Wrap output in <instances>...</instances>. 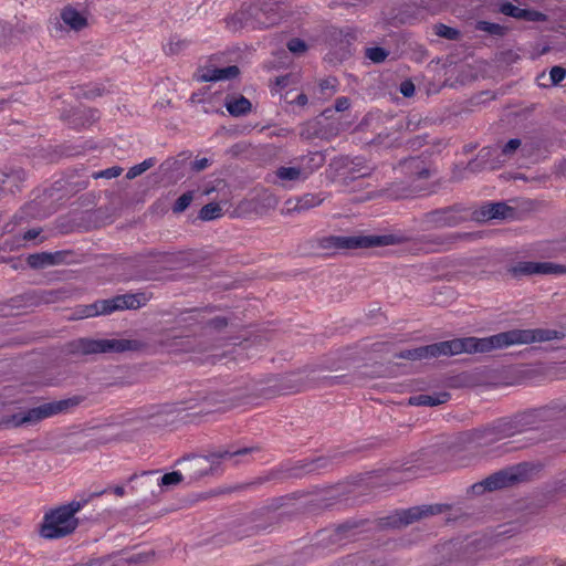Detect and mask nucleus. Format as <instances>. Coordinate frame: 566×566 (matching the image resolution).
I'll list each match as a JSON object with an SVG mask.
<instances>
[{
  "mask_svg": "<svg viewBox=\"0 0 566 566\" xmlns=\"http://www.w3.org/2000/svg\"><path fill=\"white\" fill-rule=\"evenodd\" d=\"M60 19L70 30L80 32L87 27V18L72 6H65L60 11Z\"/></svg>",
  "mask_w": 566,
  "mask_h": 566,
  "instance_id": "obj_20",
  "label": "nucleus"
},
{
  "mask_svg": "<svg viewBox=\"0 0 566 566\" xmlns=\"http://www.w3.org/2000/svg\"><path fill=\"white\" fill-rule=\"evenodd\" d=\"M307 102H308L307 96L303 93L298 94L294 101V103H296L300 106H305L307 104Z\"/></svg>",
  "mask_w": 566,
  "mask_h": 566,
  "instance_id": "obj_54",
  "label": "nucleus"
},
{
  "mask_svg": "<svg viewBox=\"0 0 566 566\" xmlns=\"http://www.w3.org/2000/svg\"><path fill=\"white\" fill-rule=\"evenodd\" d=\"M146 343L125 338H77L67 344V352L73 355H92L105 353L138 352L146 348Z\"/></svg>",
  "mask_w": 566,
  "mask_h": 566,
  "instance_id": "obj_7",
  "label": "nucleus"
},
{
  "mask_svg": "<svg viewBox=\"0 0 566 566\" xmlns=\"http://www.w3.org/2000/svg\"><path fill=\"white\" fill-rule=\"evenodd\" d=\"M155 552L148 551L128 556L130 566H140L154 560Z\"/></svg>",
  "mask_w": 566,
  "mask_h": 566,
  "instance_id": "obj_36",
  "label": "nucleus"
},
{
  "mask_svg": "<svg viewBox=\"0 0 566 566\" xmlns=\"http://www.w3.org/2000/svg\"><path fill=\"white\" fill-rule=\"evenodd\" d=\"M512 424L506 418H501L492 423L467 431L463 433V441L476 448L491 447L492 444L513 437Z\"/></svg>",
  "mask_w": 566,
  "mask_h": 566,
  "instance_id": "obj_11",
  "label": "nucleus"
},
{
  "mask_svg": "<svg viewBox=\"0 0 566 566\" xmlns=\"http://www.w3.org/2000/svg\"><path fill=\"white\" fill-rule=\"evenodd\" d=\"M276 84L282 87L286 86L287 85V76L277 77Z\"/></svg>",
  "mask_w": 566,
  "mask_h": 566,
  "instance_id": "obj_58",
  "label": "nucleus"
},
{
  "mask_svg": "<svg viewBox=\"0 0 566 566\" xmlns=\"http://www.w3.org/2000/svg\"><path fill=\"white\" fill-rule=\"evenodd\" d=\"M559 401L560 406V417L566 416V400L564 399H557Z\"/></svg>",
  "mask_w": 566,
  "mask_h": 566,
  "instance_id": "obj_59",
  "label": "nucleus"
},
{
  "mask_svg": "<svg viewBox=\"0 0 566 566\" xmlns=\"http://www.w3.org/2000/svg\"><path fill=\"white\" fill-rule=\"evenodd\" d=\"M184 476L180 472L174 471L164 474L160 479H157L158 486H171L177 485L182 481Z\"/></svg>",
  "mask_w": 566,
  "mask_h": 566,
  "instance_id": "obj_37",
  "label": "nucleus"
},
{
  "mask_svg": "<svg viewBox=\"0 0 566 566\" xmlns=\"http://www.w3.org/2000/svg\"><path fill=\"white\" fill-rule=\"evenodd\" d=\"M137 478H138V475H137V474H133V475L128 479V481H129V482H133V481L137 480Z\"/></svg>",
  "mask_w": 566,
  "mask_h": 566,
  "instance_id": "obj_63",
  "label": "nucleus"
},
{
  "mask_svg": "<svg viewBox=\"0 0 566 566\" xmlns=\"http://www.w3.org/2000/svg\"><path fill=\"white\" fill-rule=\"evenodd\" d=\"M157 160L154 157L147 158L138 165L130 167L126 174L127 179H135L151 167L156 165Z\"/></svg>",
  "mask_w": 566,
  "mask_h": 566,
  "instance_id": "obj_32",
  "label": "nucleus"
},
{
  "mask_svg": "<svg viewBox=\"0 0 566 566\" xmlns=\"http://www.w3.org/2000/svg\"><path fill=\"white\" fill-rule=\"evenodd\" d=\"M222 216V208L218 202L205 205L199 211V219L202 221H211Z\"/></svg>",
  "mask_w": 566,
  "mask_h": 566,
  "instance_id": "obj_31",
  "label": "nucleus"
},
{
  "mask_svg": "<svg viewBox=\"0 0 566 566\" xmlns=\"http://www.w3.org/2000/svg\"><path fill=\"white\" fill-rule=\"evenodd\" d=\"M254 450L258 449L242 448L235 451L219 450L205 457H193L188 460L186 471L190 480H198L201 476L208 474L212 470V465L218 463L220 460L245 455L253 452Z\"/></svg>",
  "mask_w": 566,
  "mask_h": 566,
  "instance_id": "obj_12",
  "label": "nucleus"
},
{
  "mask_svg": "<svg viewBox=\"0 0 566 566\" xmlns=\"http://www.w3.org/2000/svg\"><path fill=\"white\" fill-rule=\"evenodd\" d=\"M25 178V174L22 169L12 170L9 174H6V179L2 180L3 184L6 182H20L23 181Z\"/></svg>",
  "mask_w": 566,
  "mask_h": 566,
  "instance_id": "obj_46",
  "label": "nucleus"
},
{
  "mask_svg": "<svg viewBox=\"0 0 566 566\" xmlns=\"http://www.w3.org/2000/svg\"><path fill=\"white\" fill-rule=\"evenodd\" d=\"M513 208L505 202H491L483 206L476 219H505L513 216Z\"/></svg>",
  "mask_w": 566,
  "mask_h": 566,
  "instance_id": "obj_24",
  "label": "nucleus"
},
{
  "mask_svg": "<svg viewBox=\"0 0 566 566\" xmlns=\"http://www.w3.org/2000/svg\"><path fill=\"white\" fill-rule=\"evenodd\" d=\"M337 80L335 77H327L319 82V90L323 94L332 96L337 91Z\"/></svg>",
  "mask_w": 566,
  "mask_h": 566,
  "instance_id": "obj_39",
  "label": "nucleus"
},
{
  "mask_svg": "<svg viewBox=\"0 0 566 566\" xmlns=\"http://www.w3.org/2000/svg\"><path fill=\"white\" fill-rule=\"evenodd\" d=\"M509 272L515 277L533 274H566V265L553 262L525 261L518 262L516 265L512 266Z\"/></svg>",
  "mask_w": 566,
  "mask_h": 566,
  "instance_id": "obj_14",
  "label": "nucleus"
},
{
  "mask_svg": "<svg viewBox=\"0 0 566 566\" xmlns=\"http://www.w3.org/2000/svg\"><path fill=\"white\" fill-rule=\"evenodd\" d=\"M522 142L518 138H512L510 139L501 150L502 156L505 158H511L513 154L521 147Z\"/></svg>",
  "mask_w": 566,
  "mask_h": 566,
  "instance_id": "obj_42",
  "label": "nucleus"
},
{
  "mask_svg": "<svg viewBox=\"0 0 566 566\" xmlns=\"http://www.w3.org/2000/svg\"><path fill=\"white\" fill-rule=\"evenodd\" d=\"M39 234H40V229H30V230H28V231L24 233L23 239H25V240H33V239H35Z\"/></svg>",
  "mask_w": 566,
  "mask_h": 566,
  "instance_id": "obj_53",
  "label": "nucleus"
},
{
  "mask_svg": "<svg viewBox=\"0 0 566 566\" xmlns=\"http://www.w3.org/2000/svg\"><path fill=\"white\" fill-rule=\"evenodd\" d=\"M188 43L186 40L180 39L178 36L170 38L168 44L166 45V52L168 54H178L187 48Z\"/></svg>",
  "mask_w": 566,
  "mask_h": 566,
  "instance_id": "obj_38",
  "label": "nucleus"
},
{
  "mask_svg": "<svg viewBox=\"0 0 566 566\" xmlns=\"http://www.w3.org/2000/svg\"><path fill=\"white\" fill-rule=\"evenodd\" d=\"M400 166L403 172L410 177L426 179L430 176L429 168L426 166L424 160H422L420 157L406 159L400 163Z\"/></svg>",
  "mask_w": 566,
  "mask_h": 566,
  "instance_id": "obj_26",
  "label": "nucleus"
},
{
  "mask_svg": "<svg viewBox=\"0 0 566 566\" xmlns=\"http://www.w3.org/2000/svg\"><path fill=\"white\" fill-rule=\"evenodd\" d=\"M475 29L494 36H504L509 31V29L504 25L483 20L476 22Z\"/></svg>",
  "mask_w": 566,
  "mask_h": 566,
  "instance_id": "obj_30",
  "label": "nucleus"
},
{
  "mask_svg": "<svg viewBox=\"0 0 566 566\" xmlns=\"http://www.w3.org/2000/svg\"><path fill=\"white\" fill-rule=\"evenodd\" d=\"M461 353H478L476 337L454 338L395 354L396 358L421 360L430 357L458 355Z\"/></svg>",
  "mask_w": 566,
  "mask_h": 566,
  "instance_id": "obj_6",
  "label": "nucleus"
},
{
  "mask_svg": "<svg viewBox=\"0 0 566 566\" xmlns=\"http://www.w3.org/2000/svg\"><path fill=\"white\" fill-rule=\"evenodd\" d=\"M193 200V191H187L182 193L174 203L172 206V212L174 213H181L184 212L192 202Z\"/></svg>",
  "mask_w": 566,
  "mask_h": 566,
  "instance_id": "obj_35",
  "label": "nucleus"
},
{
  "mask_svg": "<svg viewBox=\"0 0 566 566\" xmlns=\"http://www.w3.org/2000/svg\"><path fill=\"white\" fill-rule=\"evenodd\" d=\"M284 13V0H258L250 4H243L228 23L233 24L234 30L243 25L269 28L279 23Z\"/></svg>",
  "mask_w": 566,
  "mask_h": 566,
  "instance_id": "obj_3",
  "label": "nucleus"
},
{
  "mask_svg": "<svg viewBox=\"0 0 566 566\" xmlns=\"http://www.w3.org/2000/svg\"><path fill=\"white\" fill-rule=\"evenodd\" d=\"M224 106L229 114L233 117H240L249 114L252 108L251 102L243 95L227 96Z\"/></svg>",
  "mask_w": 566,
  "mask_h": 566,
  "instance_id": "obj_25",
  "label": "nucleus"
},
{
  "mask_svg": "<svg viewBox=\"0 0 566 566\" xmlns=\"http://www.w3.org/2000/svg\"><path fill=\"white\" fill-rule=\"evenodd\" d=\"M301 136L302 137H305V138H310L311 137V134L310 133H305L304 130L301 132Z\"/></svg>",
  "mask_w": 566,
  "mask_h": 566,
  "instance_id": "obj_62",
  "label": "nucleus"
},
{
  "mask_svg": "<svg viewBox=\"0 0 566 566\" xmlns=\"http://www.w3.org/2000/svg\"><path fill=\"white\" fill-rule=\"evenodd\" d=\"M468 220L465 209L458 206L427 212L423 221L431 228H452Z\"/></svg>",
  "mask_w": 566,
  "mask_h": 566,
  "instance_id": "obj_13",
  "label": "nucleus"
},
{
  "mask_svg": "<svg viewBox=\"0 0 566 566\" xmlns=\"http://www.w3.org/2000/svg\"><path fill=\"white\" fill-rule=\"evenodd\" d=\"M113 492L117 496H123L125 494V489L120 485H117V486L113 488Z\"/></svg>",
  "mask_w": 566,
  "mask_h": 566,
  "instance_id": "obj_57",
  "label": "nucleus"
},
{
  "mask_svg": "<svg viewBox=\"0 0 566 566\" xmlns=\"http://www.w3.org/2000/svg\"><path fill=\"white\" fill-rule=\"evenodd\" d=\"M145 256L154 259L157 263L169 264L174 261V255L168 252H161L157 250L148 251Z\"/></svg>",
  "mask_w": 566,
  "mask_h": 566,
  "instance_id": "obj_40",
  "label": "nucleus"
},
{
  "mask_svg": "<svg viewBox=\"0 0 566 566\" xmlns=\"http://www.w3.org/2000/svg\"><path fill=\"white\" fill-rule=\"evenodd\" d=\"M564 334L556 329L535 328V329H512L490 337L478 338V353H488L492 349L504 348L516 344H531L535 342H548L562 339Z\"/></svg>",
  "mask_w": 566,
  "mask_h": 566,
  "instance_id": "obj_4",
  "label": "nucleus"
},
{
  "mask_svg": "<svg viewBox=\"0 0 566 566\" xmlns=\"http://www.w3.org/2000/svg\"><path fill=\"white\" fill-rule=\"evenodd\" d=\"M286 381L287 382H293L292 385H290L287 388L289 389H294L296 391L303 389L305 386H306V382L303 380V378H298L296 380H293L291 379L290 377L286 378Z\"/></svg>",
  "mask_w": 566,
  "mask_h": 566,
  "instance_id": "obj_52",
  "label": "nucleus"
},
{
  "mask_svg": "<svg viewBox=\"0 0 566 566\" xmlns=\"http://www.w3.org/2000/svg\"><path fill=\"white\" fill-rule=\"evenodd\" d=\"M389 55V52L380 46L368 48L365 56L374 63H382Z\"/></svg>",
  "mask_w": 566,
  "mask_h": 566,
  "instance_id": "obj_34",
  "label": "nucleus"
},
{
  "mask_svg": "<svg viewBox=\"0 0 566 566\" xmlns=\"http://www.w3.org/2000/svg\"><path fill=\"white\" fill-rule=\"evenodd\" d=\"M553 85L560 84L566 77V70L562 66H553L549 72Z\"/></svg>",
  "mask_w": 566,
  "mask_h": 566,
  "instance_id": "obj_43",
  "label": "nucleus"
},
{
  "mask_svg": "<svg viewBox=\"0 0 566 566\" xmlns=\"http://www.w3.org/2000/svg\"><path fill=\"white\" fill-rule=\"evenodd\" d=\"M350 107V99L346 96L336 98L334 108L336 112H345Z\"/></svg>",
  "mask_w": 566,
  "mask_h": 566,
  "instance_id": "obj_50",
  "label": "nucleus"
},
{
  "mask_svg": "<svg viewBox=\"0 0 566 566\" xmlns=\"http://www.w3.org/2000/svg\"><path fill=\"white\" fill-rule=\"evenodd\" d=\"M450 394L447 391L434 392L432 395H417L409 398L408 402L411 406H439L446 403L450 399Z\"/></svg>",
  "mask_w": 566,
  "mask_h": 566,
  "instance_id": "obj_27",
  "label": "nucleus"
},
{
  "mask_svg": "<svg viewBox=\"0 0 566 566\" xmlns=\"http://www.w3.org/2000/svg\"><path fill=\"white\" fill-rule=\"evenodd\" d=\"M154 474H156V472L145 471L140 476L145 479V482L147 483Z\"/></svg>",
  "mask_w": 566,
  "mask_h": 566,
  "instance_id": "obj_60",
  "label": "nucleus"
},
{
  "mask_svg": "<svg viewBox=\"0 0 566 566\" xmlns=\"http://www.w3.org/2000/svg\"><path fill=\"white\" fill-rule=\"evenodd\" d=\"M85 400L84 396L75 395L65 399L44 402L38 407L0 417V429H12L33 426L56 415L67 413Z\"/></svg>",
  "mask_w": 566,
  "mask_h": 566,
  "instance_id": "obj_2",
  "label": "nucleus"
},
{
  "mask_svg": "<svg viewBox=\"0 0 566 566\" xmlns=\"http://www.w3.org/2000/svg\"><path fill=\"white\" fill-rule=\"evenodd\" d=\"M240 70L237 65L227 67L203 66L200 70L199 80L202 82H216L231 80L239 75Z\"/></svg>",
  "mask_w": 566,
  "mask_h": 566,
  "instance_id": "obj_18",
  "label": "nucleus"
},
{
  "mask_svg": "<svg viewBox=\"0 0 566 566\" xmlns=\"http://www.w3.org/2000/svg\"><path fill=\"white\" fill-rule=\"evenodd\" d=\"M415 84L410 80H406L400 84V93L405 97H411L415 94Z\"/></svg>",
  "mask_w": 566,
  "mask_h": 566,
  "instance_id": "obj_47",
  "label": "nucleus"
},
{
  "mask_svg": "<svg viewBox=\"0 0 566 566\" xmlns=\"http://www.w3.org/2000/svg\"><path fill=\"white\" fill-rule=\"evenodd\" d=\"M297 161L303 176L307 179L312 174L324 166L326 157L322 151H310L298 157Z\"/></svg>",
  "mask_w": 566,
  "mask_h": 566,
  "instance_id": "obj_21",
  "label": "nucleus"
},
{
  "mask_svg": "<svg viewBox=\"0 0 566 566\" xmlns=\"http://www.w3.org/2000/svg\"><path fill=\"white\" fill-rule=\"evenodd\" d=\"M327 464H328V460L327 459H325V458H317L314 461H312L311 463L306 464L305 469H306V472H314V471H317L319 469L326 468Z\"/></svg>",
  "mask_w": 566,
  "mask_h": 566,
  "instance_id": "obj_45",
  "label": "nucleus"
},
{
  "mask_svg": "<svg viewBox=\"0 0 566 566\" xmlns=\"http://www.w3.org/2000/svg\"><path fill=\"white\" fill-rule=\"evenodd\" d=\"M55 30H62V24L59 21L55 23Z\"/></svg>",
  "mask_w": 566,
  "mask_h": 566,
  "instance_id": "obj_64",
  "label": "nucleus"
},
{
  "mask_svg": "<svg viewBox=\"0 0 566 566\" xmlns=\"http://www.w3.org/2000/svg\"><path fill=\"white\" fill-rule=\"evenodd\" d=\"M471 234L464 232H454L449 234H433L423 238L422 242L426 244L434 245L436 248H429V251L439 252L449 249L452 244L459 240L468 239Z\"/></svg>",
  "mask_w": 566,
  "mask_h": 566,
  "instance_id": "obj_17",
  "label": "nucleus"
},
{
  "mask_svg": "<svg viewBox=\"0 0 566 566\" xmlns=\"http://www.w3.org/2000/svg\"><path fill=\"white\" fill-rule=\"evenodd\" d=\"M499 11L507 17L515 18L517 20L531 21V22H543L547 20V15L531 9H522L511 2H504L500 6Z\"/></svg>",
  "mask_w": 566,
  "mask_h": 566,
  "instance_id": "obj_15",
  "label": "nucleus"
},
{
  "mask_svg": "<svg viewBox=\"0 0 566 566\" xmlns=\"http://www.w3.org/2000/svg\"><path fill=\"white\" fill-rule=\"evenodd\" d=\"M328 38L332 44L338 45L340 50H346L357 40V30L350 27L331 28Z\"/></svg>",
  "mask_w": 566,
  "mask_h": 566,
  "instance_id": "obj_22",
  "label": "nucleus"
},
{
  "mask_svg": "<svg viewBox=\"0 0 566 566\" xmlns=\"http://www.w3.org/2000/svg\"><path fill=\"white\" fill-rule=\"evenodd\" d=\"M69 254H71L70 251L41 252L30 254L27 261L32 269H43L64 263Z\"/></svg>",
  "mask_w": 566,
  "mask_h": 566,
  "instance_id": "obj_16",
  "label": "nucleus"
},
{
  "mask_svg": "<svg viewBox=\"0 0 566 566\" xmlns=\"http://www.w3.org/2000/svg\"><path fill=\"white\" fill-rule=\"evenodd\" d=\"M200 401L208 402L209 405H216L220 402H224V399L218 392H212L209 395H202L199 397Z\"/></svg>",
  "mask_w": 566,
  "mask_h": 566,
  "instance_id": "obj_49",
  "label": "nucleus"
},
{
  "mask_svg": "<svg viewBox=\"0 0 566 566\" xmlns=\"http://www.w3.org/2000/svg\"><path fill=\"white\" fill-rule=\"evenodd\" d=\"M106 492V489L96 491L87 499L73 500L67 504L50 510L44 514L40 535L43 538L55 539L72 534L78 526V518L75 517V514L80 512L91 499L101 496Z\"/></svg>",
  "mask_w": 566,
  "mask_h": 566,
  "instance_id": "obj_1",
  "label": "nucleus"
},
{
  "mask_svg": "<svg viewBox=\"0 0 566 566\" xmlns=\"http://www.w3.org/2000/svg\"><path fill=\"white\" fill-rule=\"evenodd\" d=\"M87 566H130L128 556L117 554L114 556L91 560Z\"/></svg>",
  "mask_w": 566,
  "mask_h": 566,
  "instance_id": "obj_29",
  "label": "nucleus"
},
{
  "mask_svg": "<svg viewBox=\"0 0 566 566\" xmlns=\"http://www.w3.org/2000/svg\"><path fill=\"white\" fill-rule=\"evenodd\" d=\"M440 510L438 506H423V507H410L408 510H403L398 513V523L399 525H409L420 518L429 515H434L439 513Z\"/></svg>",
  "mask_w": 566,
  "mask_h": 566,
  "instance_id": "obj_23",
  "label": "nucleus"
},
{
  "mask_svg": "<svg viewBox=\"0 0 566 566\" xmlns=\"http://www.w3.org/2000/svg\"><path fill=\"white\" fill-rule=\"evenodd\" d=\"M557 174L566 176V158L557 165Z\"/></svg>",
  "mask_w": 566,
  "mask_h": 566,
  "instance_id": "obj_56",
  "label": "nucleus"
},
{
  "mask_svg": "<svg viewBox=\"0 0 566 566\" xmlns=\"http://www.w3.org/2000/svg\"><path fill=\"white\" fill-rule=\"evenodd\" d=\"M535 471L536 467L534 464L526 462L520 463L491 474L481 483L472 485V490L475 493H481L485 490L494 491L513 486L517 483L530 480Z\"/></svg>",
  "mask_w": 566,
  "mask_h": 566,
  "instance_id": "obj_8",
  "label": "nucleus"
},
{
  "mask_svg": "<svg viewBox=\"0 0 566 566\" xmlns=\"http://www.w3.org/2000/svg\"><path fill=\"white\" fill-rule=\"evenodd\" d=\"M434 33L440 36L451 41H457L461 38V32L458 29L448 27L443 23H437L434 25Z\"/></svg>",
  "mask_w": 566,
  "mask_h": 566,
  "instance_id": "obj_33",
  "label": "nucleus"
},
{
  "mask_svg": "<svg viewBox=\"0 0 566 566\" xmlns=\"http://www.w3.org/2000/svg\"><path fill=\"white\" fill-rule=\"evenodd\" d=\"M209 165H210V160L208 158H201V159H196L192 163L191 168L193 171L199 172V171L205 170Z\"/></svg>",
  "mask_w": 566,
  "mask_h": 566,
  "instance_id": "obj_51",
  "label": "nucleus"
},
{
  "mask_svg": "<svg viewBox=\"0 0 566 566\" xmlns=\"http://www.w3.org/2000/svg\"><path fill=\"white\" fill-rule=\"evenodd\" d=\"M228 325V319L222 316H216L208 322V326L217 331L223 329Z\"/></svg>",
  "mask_w": 566,
  "mask_h": 566,
  "instance_id": "obj_48",
  "label": "nucleus"
},
{
  "mask_svg": "<svg viewBox=\"0 0 566 566\" xmlns=\"http://www.w3.org/2000/svg\"><path fill=\"white\" fill-rule=\"evenodd\" d=\"M560 406L558 400H552L549 403L539 408L531 409L506 418L512 424V431L515 434L538 428L543 422L552 421L560 417Z\"/></svg>",
  "mask_w": 566,
  "mask_h": 566,
  "instance_id": "obj_9",
  "label": "nucleus"
},
{
  "mask_svg": "<svg viewBox=\"0 0 566 566\" xmlns=\"http://www.w3.org/2000/svg\"><path fill=\"white\" fill-rule=\"evenodd\" d=\"M307 377H308V382H315V381H317V380H318V378H317V377H315L314 375H312V376H311V375H308Z\"/></svg>",
  "mask_w": 566,
  "mask_h": 566,
  "instance_id": "obj_61",
  "label": "nucleus"
},
{
  "mask_svg": "<svg viewBox=\"0 0 566 566\" xmlns=\"http://www.w3.org/2000/svg\"><path fill=\"white\" fill-rule=\"evenodd\" d=\"M178 161L174 158L167 159L165 163L161 164L163 169H170L172 168Z\"/></svg>",
  "mask_w": 566,
  "mask_h": 566,
  "instance_id": "obj_55",
  "label": "nucleus"
},
{
  "mask_svg": "<svg viewBox=\"0 0 566 566\" xmlns=\"http://www.w3.org/2000/svg\"><path fill=\"white\" fill-rule=\"evenodd\" d=\"M325 198L323 193H305L301 197L289 199L286 206L289 211L300 213L321 206Z\"/></svg>",
  "mask_w": 566,
  "mask_h": 566,
  "instance_id": "obj_19",
  "label": "nucleus"
},
{
  "mask_svg": "<svg viewBox=\"0 0 566 566\" xmlns=\"http://www.w3.org/2000/svg\"><path fill=\"white\" fill-rule=\"evenodd\" d=\"M287 49L292 52V53H296V54H300V53H303L306 51L307 49V45L306 43L298 39V38H293L291 39L289 42H287Z\"/></svg>",
  "mask_w": 566,
  "mask_h": 566,
  "instance_id": "obj_44",
  "label": "nucleus"
},
{
  "mask_svg": "<svg viewBox=\"0 0 566 566\" xmlns=\"http://www.w3.org/2000/svg\"><path fill=\"white\" fill-rule=\"evenodd\" d=\"M122 172H123L122 167L114 166V167H111V168H107V169H104L101 171L93 172L92 177L94 179H99V178L112 179V178H116V177L120 176Z\"/></svg>",
  "mask_w": 566,
  "mask_h": 566,
  "instance_id": "obj_41",
  "label": "nucleus"
},
{
  "mask_svg": "<svg viewBox=\"0 0 566 566\" xmlns=\"http://www.w3.org/2000/svg\"><path fill=\"white\" fill-rule=\"evenodd\" d=\"M275 176L281 181H297V180H306L303 176L300 167H279L275 171Z\"/></svg>",
  "mask_w": 566,
  "mask_h": 566,
  "instance_id": "obj_28",
  "label": "nucleus"
},
{
  "mask_svg": "<svg viewBox=\"0 0 566 566\" xmlns=\"http://www.w3.org/2000/svg\"><path fill=\"white\" fill-rule=\"evenodd\" d=\"M149 301V295L145 292L135 294L117 295L108 300L96 301L91 305L84 306L82 314L86 317L96 315H106L116 311L137 310Z\"/></svg>",
  "mask_w": 566,
  "mask_h": 566,
  "instance_id": "obj_10",
  "label": "nucleus"
},
{
  "mask_svg": "<svg viewBox=\"0 0 566 566\" xmlns=\"http://www.w3.org/2000/svg\"><path fill=\"white\" fill-rule=\"evenodd\" d=\"M408 239L400 233L389 234H358V235H326L317 240V245L326 251H343L369 249L376 247L397 245Z\"/></svg>",
  "mask_w": 566,
  "mask_h": 566,
  "instance_id": "obj_5",
  "label": "nucleus"
}]
</instances>
